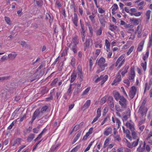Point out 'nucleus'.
Returning <instances> with one entry per match:
<instances>
[{
  "mask_svg": "<svg viewBox=\"0 0 152 152\" xmlns=\"http://www.w3.org/2000/svg\"><path fill=\"white\" fill-rule=\"evenodd\" d=\"M105 60L103 57H101L98 61L97 65L99 66V68L96 72L97 74H98L100 72L103 71L105 67L107 66V64L105 63Z\"/></svg>",
  "mask_w": 152,
  "mask_h": 152,
  "instance_id": "obj_1",
  "label": "nucleus"
},
{
  "mask_svg": "<svg viewBox=\"0 0 152 152\" xmlns=\"http://www.w3.org/2000/svg\"><path fill=\"white\" fill-rule=\"evenodd\" d=\"M72 42L68 46L73 51L74 53L77 52V45L79 43V40L77 36H75L72 39Z\"/></svg>",
  "mask_w": 152,
  "mask_h": 152,
  "instance_id": "obj_2",
  "label": "nucleus"
},
{
  "mask_svg": "<svg viewBox=\"0 0 152 152\" xmlns=\"http://www.w3.org/2000/svg\"><path fill=\"white\" fill-rule=\"evenodd\" d=\"M124 57V56H121L118 58L115 63V66H118V68H119L122 66L125 62Z\"/></svg>",
  "mask_w": 152,
  "mask_h": 152,
  "instance_id": "obj_3",
  "label": "nucleus"
},
{
  "mask_svg": "<svg viewBox=\"0 0 152 152\" xmlns=\"http://www.w3.org/2000/svg\"><path fill=\"white\" fill-rule=\"evenodd\" d=\"M118 102L122 108H126L127 107L128 102L124 96L119 100Z\"/></svg>",
  "mask_w": 152,
  "mask_h": 152,
  "instance_id": "obj_4",
  "label": "nucleus"
},
{
  "mask_svg": "<svg viewBox=\"0 0 152 152\" xmlns=\"http://www.w3.org/2000/svg\"><path fill=\"white\" fill-rule=\"evenodd\" d=\"M108 77L107 75H105L104 77L103 75H101L99 77H98L95 80V82L97 83L99 81H101V84H103L107 79Z\"/></svg>",
  "mask_w": 152,
  "mask_h": 152,
  "instance_id": "obj_5",
  "label": "nucleus"
},
{
  "mask_svg": "<svg viewBox=\"0 0 152 152\" xmlns=\"http://www.w3.org/2000/svg\"><path fill=\"white\" fill-rule=\"evenodd\" d=\"M136 91L137 89L135 86H132L131 87L129 94V95L131 99L134 97L136 94Z\"/></svg>",
  "mask_w": 152,
  "mask_h": 152,
  "instance_id": "obj_6",
  "label": "nucleus"
},
{
  "mask_svg": "<svg viewBox=\"0 0 152 152\" xmlns=\"http://www.w3.org/2000/svg\"><path fill=\"white\" fill-rule=\"evenodd\" d=\"M77 70L78 77L80 79V81H82L83 80V76L81 67V66L80 65H79L77 66Z\"/></svg>",
  "mask_w": 152,
  "mask_h": 152,
  "instance_id": "obj_7",
  "label": "nucleus"
},
{
  "mask_svg": "<svg viewBox=\"0 0 152 152\" xmlns=\"http://www.w3.org/2000/svg\"><path fill=\"white\" fill-rule=\"evenodd\" d=\"M92 45V40L90 39H86L84 44V50L85 51L87 48L90 47Z\"/></svg>",
  "mask_w": 152,
  "mask_h": 152,
  "instance_id": "obj_8",
  "label": "nucleus"
},
{
  "mask_svg": "<svg viewBox=\"0 0 152 152\" xmlns=\"http://www.w3.org/2000/svg\"><path fill=\"white\" fill-rule=\"evenodd\" d=\"M145 102H143L139 109V111L142 114L146 113L147 111V109L145 106Z\"/></svg>",
  "mask_w": 152,
  "mask_h": 152,
  "instance_id": "obj_9",
  "label": "nucleus"
},
{
  "mask_svg": "<svg viewBox=\"0 0 152 152\" xmlns=\"http://www.w3.org/2000/svg\"><path fill=\"white\" fill-rule=\"evenodd\" d=\"M135 76V73L134 69H131L129 74V78L131 82L134 80Z\"/></svg>",
  "mask_w": 152,
  "mask_h": 152,
  "instance_id": "obj_10",
  "label": "nucleus"
},
{
  "mask_svg": "<svg viewBox=\"0 0 152 152\" xmlns=\"http://www.w3.org/2000/svg\"><path fill=\"white\" fill-rule=\"evenodd\" d=\"M39 59V69H44L45 65V61L43 58L40 59V60Z\"/></svg>",
  "mask_w": 152,
  "mask_h": 152,
  "instance_id": "obj_11",
  "label": "nucleus"
},
{
  "mask_svg": "<svg viewBox=\"0 0 152 152\" xmlns=\"http://www.w3.org/2000/svg\"><path fill=\"white\" fill-rule=\"evenodd\" d=\"M112 129L111 127H107L105 129L103 134L106 136H107L111 134L112 133Z\"/></svg>",
  "mask_w": 152,
  "mask_h": 152,
  "instance_id": "obj_12",
  "label": "nucleus"
},
{
  "mask_svg": "<svg viewBox=\"0 0 152 152\" xmlns=\"http://www.w3.org/2000/svg\"><path fill=\"white\" fill-rule=\"evenodd\" d=\"M75 90L74 92V95L81 91L80 85L81 84L78 83L75 84Z\"/></svg>",
  "mask_w": 152,
  "mask_h": 152,
  "instance_id": "obj_13",
  "label": "nucleus"
},
{
  "mask_svg": "<svg viewBox=\"0 0 152 152\" xmlns=\"http://www.w3.org/2000/svg\"><path fill=\"white\" fill-rule=\"evenodd\" d=\"M114 96L115 99L117 101L119 100L122 97H123L122 96H121L120 94L118 92H113Z\"/></svg>",
  "mask_w": 152,
  "mask_h": 152,
  "instance_id": "obj_14",
  "label": "nucleus"
},
{
  "mask_svg": "<svg viewBox=\"0 0 152 152\" xmlns=\"http://www.w3.org/2000/svg\"><path fill=\"white\" fill-rule=\"evenodd\" d=\"M120 25L124 26L125 28H132L133 27V26L130 24H127L124 21L121 20L120 21Z\"/></svg>",
  "mask_w": 152,
  "mask_h": 152,
  "instance_id": "obj_15",
  "label": "nucleus"
},
{
  "mask_svg": "<svg viewBox=\"0 0 152 152\" xmlns=\"http://www.w3.org/2000/svg\"><path fill=\"white\" fill-rule=\"evenodd\" d=\"M99 21L102 26H104L105 23V19L103 15H101L99 16Z\"/></svg>",
  "mask_w": 152,
  "mask_h": 152,
  "instance_id": "obj_16",
  "label": "nucleus"
},
{
  "mask_svg": "<svg viewBox=\"0 0 152 152\" xmlns=\"http://www.w3.org/2000/svg\"><path fill=\"white\" fill-rule=\"evenodd\" d=\"M121 80V75L119 74L116 77L112 83V85H116L117 84V83L120 81Z\"/></svg>",
  "mask_w": 152,
  "mask_h": 152,
  "instance_id": "obj_17",
  "label": "nucleus"
},
{
  "mask_svg": "<svg viewBox=\"0 0 152 152\" xmlns=\"http://www.w3.org/2000/svg\"><path fill=\"white\" fill-rule=\"evenodd\" d=\"M38 116V110L37 109L34 113L32 117L31 120L29 122V123L31 124L34 121Z\"/></svg>",
  "mask_w": 152,
  "mask_h": 152,
  "instance_id": "obj_18",
  "label": "nucleus"
},
{
  "mask_svg": "<svg viewBox=\"0 0 152 152\" xmlns=\"http://www.w3.org/2000/svg\"><path fill=\"white\" fill-rule=\"evenodd\" d=\"M90 102L91 101L90 100H88L86 102L82 107V109L83 110H85L89 107L90 104Z\"/></svg>",
  "mask_w": 152,
  "mask_h": 152,
  "instance_id": "obj_19",
  "label": "nucleus"
},
{
  "mask_svg": "<svg viewBox=\"0 0 152 152\" xmlns=\"http://www.w3.org/2000/svg\"><path fill=\"white\" fill-rule=\"evenodd\" d=\"M74 17L73 18H72V21L75 26H77V22L78 21L77 16V14L76 13H74Z\"/></svg>",
  "mask_w": 152,
  "mask_h": 152,
  "instance_id": "obj_20",
  "label": "nucleus"
},
{
  "mask_svg": "<svg viewBox=\"0 0 152 152\" xmlns=\"http://www.w3.org/2000/svg\"><path fill=\"white\" fill-rule=\"evenodd\" d=\"M125 125L127 128H129L131 131L135 130L134 125L133 124L127 122L126 124Z\"/></svg>",
  "mask_w": 152,
  "mask_h": 152,
  "instance_id": "obj_21",
  "label": "nucleus"
},
{
  "mask_svg": "<svg viewBox=\"0 0 152 152\" xmlns=\"http://www.w3.org/2000/svg\"><path fill=\"white\" fill-rule=\"evenodd\" d=\"M108 104L110 107L112 108L114 107V105L113 101V98L112 97H110L109 98L108 101Z\"/></svg>",
  "mask_w": 152,
  "mask_h": 152,
  "instance_id": "obj_22",
  "label": "nucleus"
},
{
  "mask_svg": "<svg viewBox=\"0 0 152 152\" xmlns=\"http://www.w3.org/2000/svg\"><path fill=\"white\" fill-rule=\"evenodd\" d=\"M77 77V73L75 71H73L72 73L71 76V83L73 82L76 79Z\"/></svg>",
  "mask_w": 152,
  "mask_h": 152,
  "instance_id": "obj_23",
  "label": "nucleus"
},
{
  "mask_svg": "<svg viewBox=\"0 0 152 152\" xmlns=\"http://www.w3.org/2000/svg\"><path fill=\"white\" fill-rule=\"evenodd\" d=\"M48 108V107L47 106H43L40 112L39 111V116L42 115L41 114H42L45 113L47 110Z\"/></svg>",
  "mask_w": 152,
  "mask_h": 152,
  "instance_id": "obj_24",
  "label": "nucleus"
},
{
  "mask_svg": "<svg viewBox=\"0 0 152 152\" xmlns=\"http://www.w3.org/2000/svg\"><path fill=\"white\" fill-rule=\"evenodd\" d=\"M151 13V11L150 10H148L145 13V15L146 16V23H148L149 22V20L150 18Z\"/></svg>",
  "mask_w": 152,
  "mask_h": 152,
  "instance_id": "obj_25",
  "label": "nucleus"
},
{
  "mask_svg": "<svg viewBox=\"0 0 152 152\" xmlns=\"http://www.w3.org/2000/svg\"><path fill=\"white\" fill-rule=\"evenodd\" d=\"M16 56L17 54H15V53L13 52L9 54L8 55V57L11 60H13L15 59Z\"/></svg>",
  "mask_w": 152,
  "mask_h": 152,
  "instance_id": "obj_26",
  "label": "nucleus"
},
{
  "mask_svg": "<svg viewBox=\"0 0 152 152\" xmlns=\"http://www.w3.org/2000/svg\"><path fill=\"white\" fill-rule=\"evenodd\" d=\"M81 132H78V133L76 135V137H75L72 142V144H74L75 142L79 138L81 135Z\"/></svg>",
  "mask_w": 152,
  "mask_h": 152,
  "instance_id": "obj_27",
  "label": "nucleus"
},
{
  "mask_svg": "<svg viewBox=\"0 0 152 152\" xmlns=\"http://www.w3.org/2000/svg\"><path fill=\"white\" fill-rule=\"evenodd\" d=\"M46 19L48 20L49 22L51 23L53 20V17L51 16L49 14L47 13L46 15Z\"/></svg>",
  "mask_w": 152,
  "mask_h": 152,
  "instance_id": "obj_28",
  "label": "nucleus"
},
{
  "mask_svg": "<svg viewBox=\"0 0 152 152\" xmlns=\"http://www.w3.org/2000/svg\"><path fill=\"white\" fill-rule=\"evenodd\" d=\"M115 108L116 110L117 111V112H121L122 111H124V109L125 108H122V107L119 106L115 105Z\"/></svg>",
  "mask_w": 152,
  "mask_h": 152,
  "instance_id": "obj_29",
  "label": "nucleus"
},
{
  "mask_svg": "<svg viewBox=\"0 0 152 152\" xmlns=\"http://www.w3.org/2000/svg\"><path fill=\"white\" fill-rule=\"evenodd\" d=\"M105 45L106 46L107 48V51L108 52L110 50V44L108 40L107 39H106L105 40Z\"/></svg>",
  "mask_w": 152,
  "mask_h": 152,
  "instance_id": "obj_30",
  "label": "nucleus"
},
{
  "mask_svg": "<svg viewBox=\"0 0 152 152\" xmlns=\"http://www.w3.org/2000/svg\"><path fill=\"white\" fill-rule=\"evenodd\" d=\"M109 27V29L112 31H113L114 30H116L117 28V27L116 26L111 24H110V26Z\"/></svg>",
  "mask_w": 152,
  "mask_h": 152,
  "instance_id": "obj_31",
  "label": "nucleus"
},
{
  "mask_svg": "<svg viewBox=\"0 0 152 152\" xmlns=\"http://www.w3.org/2000/svg\"><path fill=\"white\" fill-rule=\"evenodd\" d=\"M124 132H125L126 134V137L130 140H131L132 137L130 135V132L129 131L128 129H126L125 131Z\"/></svg>",
  "mask_w": 152,
  "mask_h": 152,
  "instance_id": "obj_32",
  "label": "nucleus"
},
{
  "mask_svg": "<svg viewBox=\"0 0 152 152\" xmlns=\"http://www.w3.org/2000/svg\"><path fill=\"white\" fill-rule=\"evenodd\" d=\"M131 134L132 138L134 139H137L138 138L137 136V133L134 131V130L131 131Z\"/></svg>",
  "mask_w": 152,
  "mask_h": 152,
  "instance_id": "obj_33",
  "label": "nucleus"
},
{
  "mask_svg": "<svg viewBox=\"0 0 152 152\" xmlns=\"http://www.w3.org/2000/svg\"><path fill=\"white\" fill-rule=\"evenodd\" d=\"M130 20L132 21H133L134 24L136 25H137L139 23V19H136L134 18H130Z\"/></svg>",
  "mask_w": 152,
  "mask_h": 152,
  "instance_id": "obj_34",
  "label": "nucleus"
},
{
  "mask_svg": "<svg viewBox=\"0 0 152 152\" xmlns=\"http://www.w3.org/2000/svg\"><path fill=\"white\" fill-rule=\"evenodd\" d=\"M142 12H131L130 13V15L132 16L134 15L136 17H138L140 16L141 14L142 13Z\"/></svg>",
  "mask_w": 152,
  "mask_h": 152,
  "instance_id": "obj_35",
  "label": "nucleus"
},
{
  "mask_svg": "<svg viewBox=\"0 0 152 152\" xmlns=\"http://www.w3.org/2000/svg\"><path fill=\"white\" fill-rule=\"evenodd\" d=\"M17 122V120H14L10 125L8 127L7 129L9 130L11 129H12L13 126L16 124Z\"/></svg>",
  "mask_w": 152,
  "mask_h": 152,
  "instance_id": "obj_36",
  "label": "nucleus"
},
{
  "mask_svg": "<svg viewBox=\"0 0 152 152\" xmlns=\"http://www.w3.org/2000/svg\"><path fill=\"white\" fill-rule=\"evenodd\" d=\"M59 145L57 144L56 145H53L52 146L50 151V152H53L59 146Z\"/></svg>",
  "mask_w": 152,
  "mask_h": 152,
  "instance_id": "obj_37",
  "label": "nucleus"
},
{
  "mask_svg": "<svg viewBox=\"0 0 152 152\" xmlns=\"http://www.w3.org/2000/svg\"><path fill=\"white\" fill-rule=\"evenodd\" d=\"M34 137V135L31 134L28 137L27 140L28 142H30L33 139Z\"/></svg>",
  "mask_w": 152,
  "mask_h": 152,
  "instance_id": "obj_38",
  "label": "nucleus"
},
{
  "mask_svg": "<svg viewBox=\"0 0 152 152\" xmlns=\"http://www.w3.org/2000/svg\"><path fill=\"white\" fill-rule=\"evenodd\" d=\"M46 89V88L45 87H43L41 89L40 91V94H41L40 96H43L47 92Z\"/></svg>",
  "mask_w": 152,
  "mask_h": 152,
  "instance_id": "obj_39",
  "label": "nucleus"
},
{
  "mask_svg": "<svg viewBox=\"0 0 152 152\" xmlns=\"http://www.w3.org/2000/svg\"><path fill=\"white\" fill-rule=\"evenodd\" d=\"M137 32L138 34H140L142 31L141 27L140 25L138 26L137 28L136 31H135V33L136 34Z\"/></svg>",
  "mask_w": 152,
  "mask_h": 152,
  "instance_id": "obj_40",
  "label": "nucleus"
},
{
  "mask_svg": "<svg viewBox=\"0 0 152 152\" xmlns=\"http://www.w3.org/2000/svg\"><path fill=\"white\" fill-rule=\"evenodd\" d=\"M81 34V36L82 38V39L83 42H84L85 38L86 36V34L85 31H80Z\"/></svg>",
  "mask_w": 152,
  "mask_h": 152,
  "instance_id": "obj_41",
  "label": "nucleus"
},
{
  "mask_svg": "<svg viewBox=\"0 0 152 152\" xmlns=\"http://www.w3.org/2000/svg\"><path fill=\"white\" fill-rule=\"evenodd\" d=\"M128 69V66H125L124 67V70L121 73V75L122 76H124V75L127 73V70Z\"/></svg>",
  "mask_w": 152,
  "mask_h": 152,
  "instance_id": "obj_42",
  "label": "nucleus"
},
{
  "mask_svg": "<svg viewBox=\"0 0 152 152\" xmlns=\"http://www.w3.org/2000/svg\"><path fill=\"white\" fill-rule=\"evenodd\" d=\"M139 140V138H138L136 139V140L134 141L132 143V145H133V147H135L137 146L138 144V141Z\"/></svg>",
  "mask_w": 152,
  "mask_h": 152,
  "instance_id": "obj_43",
  "label": "nucleus"
},
{
  "mask_svg": "<svg viewBox=\"0 0 152 152\" xmlns=\"http://www.w3.org/2000/svg\"><path fill=\"white\" fill-rule=\"evenodd\" d=\"M4 18L7 23L9 25H11V22L10 18L9 17L6 16Z\"/></svg>",
  "mask_w": 152,
  "mask_h": 152,
  "instance_id": "obj_44",
  "label": "nucleus"
},
{
  "mask_svg": "<svg viewBox=\"0 0 152 152\" xmlns=\"http://www.w3.org/2000/svg\"><path fill=\"white\" fill-rule=\"evenodd\" d=\"M146 64L147 62L145 61L144 63H142L141 64V66L142 67L144 71H145L146 69Z\"/></svg>",
  "mask_w": 152,
  "mask_h": 152,
  "instance_id": "obj_45",
  "label": "nucleus"
},
{
  "mask_svg": "<svg viewBox=\"0 0 152 152\" xmlns=\"http://www.w3.org/2000/svg\"><path fill=\"white\" fill-rule=\"evenodd\" d=\"M76 63L75 59L73 57H72L71 59V61L70 62L71 64L73 66L75 65Z\"/></svg>",
  "mask_w": 152,
  "mask_h": 152,
  "instance_id": "obj_46",
  "label": "nucleus"
},
{
  "mask_svg": "<svg viewBox=\"0 0 152 152\" xmlns=\"http://www.w3.org/2000/svg\"><path fill=\"white\" fill-rule=\"evenodd\" d=\"M10 78V76H4L0 77V81H2L5 80H7L8 79Z\"/></svg>",
  "mask_w": 152,
  "mask_h": 152,
  "instance_id": "obj_47",
  "label": "nucleus"
},
{
  "mask_svg": "<svg viewBox=\"0 0 152 152\" xmlns=\"http://www.w3.org/2000/svg\"><path fill=\"white\" fill-rule=\"evenodd\" d=\"M72 84H70L69 85V88L68 90L67 93L68 95H70L71 94L72 91Z\"/></svg>",
  "mask_w": 152,
  "mask_h": 152,
  "instance_id": "obj_48",
  "label": "nucleus"
},
{
  "mask_svg": "<svg viewBox=\"0 0 152 152\" xmlns=\"http://www.w3.org/2000/svg\"><path fill=\"white\" fill-rule=\"evenodd\" d=\"M134 49V47L133 46L131 47L127 52V55L128 56L129 55L130 53L133 51Z\"/></svg>",
  "mask_w": 152,
  "mask_h": 152,
  "instance_id": "obj_49",
  "label": "nucleus"
},
{
  "mask_svg": "<svg viewBox=\"0 0 152 152\" xmlns=\"http://www.w3.org/2000/svg\"><path fill=\"white\" fill-rule=\"evenodd\" d=\"M102 30L101 27H100L96 32L97 35H100L102 34Z\"/></svg>",
  "mask_w": 152,
  "mask_h": 152,
  "instance_id": "obj_50",
  "label": "nucleus"
},
{
  "mask_svg": "<svg viewBox=\"0 0 152 152\" xmlns=\"http://www.w3.org/2000/svg\"><path fill=\"white\" fill-rule=\"evenodd\" d=\"M90 87H88L87 88H86L85 91H84V92H83L82 94V95H84L87 94L89 92L90 90Z\"/></svg>",
  "mask_w": 152,
  "mask_h": 152,
  "instance_id": "obj_51",
  "label": "nucleus"
},
{
  "mask_svg": "<svg viewBox=\"0 0 152 152\" xmlns=\"http://www.w3.org/2000/svg\"><path fill=\"white\" fill-rule=\"evenodd\" d=\"M112 10H114V11H115L117 10L118 8V6L117 5L115 4H114L112 6Z\"/></svg>",
  "mask_w": 152,
  "mask_h": 152,
  "instance_id": "obj_52",
  "label": "nucleus"
},
{
  "mask_svg": "<svg viewBox=\"0 0 152 152\" xmlns=\"http://www.w3.org/2000/svg\"><path fill=\"white\" fill-rule=\"evenodd\" d=\"M110 141V139L109 138H107L105 140L104 146V148L106 147L107 145V144Z\"/></svg>",
  "mask_w": 152,
  "mask_h": 152,
  "instance_id": "obj_53",
  "label": "nucleus"
},
{
  "mask_svg": "<svg viewBox=\"0 0 152 152\" xmlns=\"http://www.w3.org/2000/svg\"><path fill=\"white\" fill-rule=\"evenodd\" d=\"M101 109L100 108H98L97 110V115L96 116L98 117H99L101 115Z\"/></svg>",
  "mask_w": 152,
  "mask_h": 152,
  "instance_id": "obj_54",
  "label": "nucleus"
},
{
  "mask_svg": "<svg viewBox=\"0 0 152 152\" xmlns=\"http://www.w3.org/2000/svg\"><path fill=\"white\" fill-rule=\"evenodd\" d=\"M93 143V142H91V143L89 144V145H88V146L87 147V148L85 149V152L89 150V149L91 147L92 145V143Z\"/></svg>",
  "mask_w": 152,
  "mask_h": 152,
  "instance_id": "obj_55",
  "label": "nucleus"
},
{
  "mask_svg": "<svg viewBox=\"0 0 152 152\" xmlns=\"http://www.w3.org/2000/svg\"><path fill=\"white\" fill-rule=\"evenodd\" d=\"M79 125H76L72 130V132H73L74 131H76L79 129Z\"/></svg>",
  "mask_w": 152,
  "mask_h": 152,
  "instance_id": "obj_56",
  "label": "nucleus"
},
{
  "mask_svg": "<svg viewBox=\"0 0 152 152\" xmlns=\"http://www.w3.org/2000/svg\"><path fill=\"white\" fill-rule=\"evenodd\" d=\"M114 138L117 140L119 142L121 140V139L120 137V136L118 135H116L114 136Z\"/></svg>",
  "mask_w": 152,
  "mask_h": 152,
  "instance_id": "obj_57",
  "label": "nucleus"
},
{
  "mask_svg": "<svg viewBox=\"0 0 152 152\" xmlns=\"http://www.w3.org/2000/svg\"><path fill=\"white\" fill-rule=\"evenodd\" d=\"M130 115L128 114L127 115H126L124 116L123 118V121H126L127 119L129 117Z\"/></svg>",
  "mask_w": 152,
  "mask_h": 152,
  "instance_id": "obj_58",
  "label": "nucleus"
},
{
  "mask_svg": "<svg viewBox=\"0 0 152 152\" xmlns=\"http://www.w3.org/2000/svg\"><path fill=\"white\" fill-rule=\"evenodd\" d=\"M92 59L93 58H91L89 60V66L90 67V69H91L92 66L93 65V63L92 62Z\"/></svg>",
  "mask_w": 152,
  "mask_h": 152,
  "instance_id": "obj_59",
  "label": "nucleus"
},
{
  "mask_svg": "<svg viewBox=\"0 0 152 152\" xmlns=\"http://www.w3.org/2000/svg\"><path fill=\"white\" fill-rule=\"evenodd\" d=\"M58 78L55 79L52 82V83H51V85L52 86H54V85H55L56 83L58 82Z\"/></svg>",
  "mask_w": 152,
  "mask_h": 152,
  "instance_id": "obj_60",
  "label": "nucleus"
},
{
  "mask_svg": "<svg viewBox=\"0 0 152 152\" xmlns=\"http://www.w3.org/2000/svg\"><path fill=\"white\" fill-rule=\"evenodd\" d=\"M106 98L104 97L102 98L100 101V103L102 104H103L106 101Z\"/></svg>",
  "mask_w": 152,
  "mask_h": 152,
  "instance_id": "obj_61",
  "label": "nucleus"
},
{
  "mask_svg": "<svg viewBox=\"0 0 152 152\" xmlns=\"http://www.w3.org/2000/svg\"><path fill=\"white\" fill-rule=\"evenodd\" d=\"M141 146H140L137 148V151L139 152H142L144 151V148H141Z\"/></svg>",
  "mask_w": 152,
  "mask_h": 152,
  "instance_id": "obj_62",
  "label": "nucleus"
},
{
  "mask_svg": "<svg viewBox=\"0 0 152 152\" xmlns=\"http://www.w3.org/2000/svg\"><path fill=\"white\" fill-rule=\"evenodd\" d=\"M149 46L150 47L152 45V36L149 37V40L148 43Z\"/></svg>",
  "mask_w": 152,
  "mask_h": 152,
  "instance_id": "obj_63",
  "label": "nucleus"
},
{
  "mask_svg": "<svg viewBox=\"0 0 152 152\" xmlns=\"http://www.w3.org/2000/svg\"><path fill=\"white\" fill-rule=\"evenodd\" d=\"M152 137V130L149 133L148 136L146 138L147 140L150 139L151 137Z\"/></svg>",
  "mask_w": 152,
  "mask_h": 152,
  "instance_id": "obj_64",
  "label": "nucleus"
}]
</instances>
